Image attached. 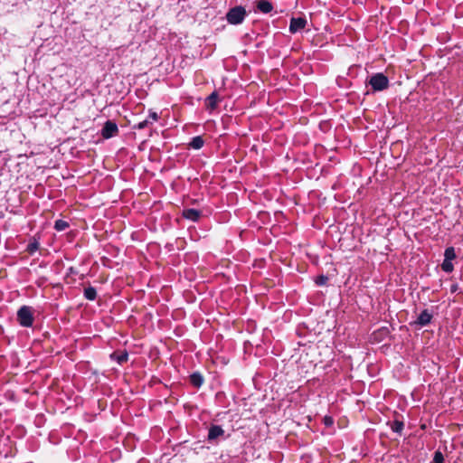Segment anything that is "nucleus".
<instances>
[{
  "instance_id": "obj_1",
  "label": "nucleus",
  "mask_w": 463,
  "mask_h": 463,
  "mask_svg": "<svg viewBox=\"0 0 463 463\" xmlns=\"http://www.w3.org/2000/svg\"><path fill=\"white\" fill-rule=\"evenodd\" d=\"M247 15L248 13L244 6L236 5L228 10L225 17L229 24L239 25L244 22Z\"/></svg>"
},
{
  "instance_id": "obj_2",
  "label": "nucleus",
  "mask_w": 463,
  "mask_h": 463,
  "mask_svg": "<svg viewBox=\"0 0 463 463\" xmlns=\"http://www.w3.org/2000/svg\"><path fill=\"white\" fill-rule=\"evenodd\" d=\"M33 307L29 306H22L17 311V322L23 327H31L33 324Z\"/></svg>"
},
{
  "instance_id": "obj_3",
  "label": "nucleus",
  "mask_w": 463,
  "mask_h": 463,
  "mask_svg": "<svg viewBox=\"0 0 463 463\" xmlns=\"http://www.w3.org/2000/svg\"><path fill=\"white\" fill-rule=\"evenodd\" d=\"M368 84L372 87L373 91H383L389 87V79L382 72L373 74L368 80Z\"/></svg>"
},
{
  "instance_id": "obj_4",
  "label": "nucleus",
  "mask_w": 463,
  "mask_h": 463,
  "mask_svg": "<svg viewBox=\"0 0 463 463\" xmlns=\"http://www.w3.org/2000/svg\"><path fill=\"white\" fill-rule=\"evenodd\" d=\"M307 24V21L304 17H292L289 24V32L296 33L303 30Z\"/></svg>"
},
{
  "instance_id": "obj_5",
  "label": "nucleus",
  "mask_w": 463,
  "mask_h": 463,
  "mask_svg": "<svg viewBox=\"0 0 463 463\" xmlns=\"http://www.w3.org/2000/svg\"><path fill=\"white\" fill-rule=\"evenodd\" d=\"M432 317V313H430L428 309H424L420 312L417 317V320L414 321L412 325H417L420 327L426 326L430 324Z\"/></svg>"
},
{
  "instance_id": "obj_6",
  "label": "nucleus",
  "mask_w": 463,
  "mask_h": 463,
  "mask_svg": "<svg viewBox=\"0 0 463 463\" xmlns=\"http://www.w3.org/2000/svg\"><path fill=\"white\" fill-rule=\"evenodd\" d=\"M256 8L261 14H269L273 11L274 5L269 0H256Z\"/></svg>"
},
{
  "instance_id": "obj_7",
  "label": "nucleus",
  "mask_w": 463,
  "mask_h": 463,
  "mask_svg": "<svg viewBox=\"0 0 463 463\" xmlns=\"http://www.w3.org/2000/svg\"><path fill=\"white\" fill-rule=\"evenodd\" d=\"M182 216L186 220L195 222L201 218L202 212L194 208H188L183 211Z\"/></svg>"
},
{
  "instance_id": "obj_8",
  "label": "nucleus",
  "mask_w": 463,
  "mask_h": 463,
  "mask_svg": "<svg viewBox=\"0 0 463 463\" xmlns=\"http://www.w3.org/2000/svg\"><path fill=\"white\" fill-rule=\"evenodd\" d=\"M115 133H116V122L108 120L105 123V125L101 130V136L104 138H109V137H112Z\"/></svg>"
},
{
  "instance_id": "obj_9",
  "label": "nucleus",
  "mask_w": 463,
  "mask_h": 463,
  "mask_svg": "<svg viewBox=\"0 0 463 463\" xmlns=\"http://www.w3.org/2000/svg\"><path fill=\"white\" fill-rule=\"evenodd\" d=\"M203 376L199 372H194L190 375V383L195 388H200L203 384Z\"/></svg>"
},
{
  "instance_id": "obj_10",
  "label": "nucleus",
  "mask_w": 463,
  "mask_h": 463,
  "mask_svg": "<svg viewBox=\"0 0 463 463\" xmlns=\"http://www.w3.org/2000/svg\"><path fill=\"white\" fill-rule=\"evenodd\" d=\"M218 103V93L216 91L212 92L206 99V106L208 109L213 110L216 109Z\"/></svg>"
},
{
  "instance_id": "obj_11",
  "label": "nucleus",
  "mask_w": 463,
  "mask_h": 463,
  "mask_svg": "<svg viewBox=\"0 0 463 463\" xmlns=\"http://www.w3.org/2000/svg\"><path fill=\"white\" fill-rule=\"evenodd\" d=\"M204 145V140L201 136L194 137L189 142L188 146L190 148L198 150L201 149Z\"/></svg>"
},
{
  "instance_id": "obj_12",
  "label": "nucleus",
  "mask_w": 463,
  "mask_h": 463,
  "mask_svg": "<svg viewBox=\"0 0 463 463\" xmlns=\"http://www.w3.org/2000/svg\"><path fill=\"white\" fill-rule=\"evenodd\" d=\"M84 297L86 299L93 301L97 298V291L93 287H88L84 289Z\"/></svg>"
},
{
  "instance_id": "obj_13",
  "label": "nucleus",
  "mask_w": 463,
  "mask_h": 463,
  "mask_svg": "<svg viewBox=\"0 0 463 463\" xmlns=\"http://www.w3.org/2000/svg\"><path fill=\"white\" fill-rule=\"evenodd\" d=\"M391 430L395 433H401L403 430V422L398 420H394L390 423Z\"/></svg>"
},
{
  "instance_id": "obj_14",
  "label": "nucleus",
  "mask_w": 463,
  "mask_h": 463,
  "mask_svg": "<svg viewBox=\"0 0 463 463\" xmlns=\"http://www.w3.org/2000/svg\"><path fill=\"white\" fill-rule=\"evenodd\" d=\"M226 431L222 425L213 423L209 429L208 434H224Z\"/></svg>"
},
{
  "instance_id": "obj_15",
  "label": "nucleus",
  "mask_w": 463,
  "mask_h": 463,
  "mask_svg": "<svg viewBox=\"0 0 463 463\" xmlns=\"http://www.w3.org/2000/svg\"><path fill=\"white\" fill-rule=\"evenodd\" d=\"M456 252L454 247H448L444 251V260L452 261L456 259Z\"/></svg>"
},
{
  "instance_id": "obj_16",
  "label": "nucleus",
  "mask_w": 463,
  "mask_h": 463,
  "mask_svg": "<svg viewBox=\"0 0 463 463\" xmlns=\"http://www.w3.org/2000/svg\"><path fill=\"white\" fill-rule=\"evenodd\" d=\"M68 227H69V223L64 220L59 219V220L55 221V222H54V229L57 232H62V231L66 230Z\"/></svg>"
},
{
  "instance_id": "obj_17",
  "label": "nucleus",
  "mask_w": 463,
  "mask_h": 463,
  "mask_svg": "<svg viewBox=\"0 0 463 463\" xmlns=\"http://www.w3.org/2000/svg\"><path fill=\"white\" fill-rule=\"evenodd\" d=\"M441 269L446 273H451L454 269L452 261L443 260V262L441 263Z\"/></svg>"
},
{
  "instance_id": "obj_18",
  "label": "nucleus",
  "mask_w": 463,
  "mask_h": 463,
  "mask_svg": "<svg viewBox=\"0 0 463 463\" xmlns=\"http://www.w3.org/2000/svg\"><path fill=\"white\" fill-rule=\"evenodd\" d=\"M327 281H328V277H327V276H326V275H323V274H322V275L317 276V277L315 279V283H316V285H317V286H319V287L326 285Z\"/></svg>"
},
{
  "instance_id": "obj_19",
  "label": "nucleus",
  "mask_w": 463,
  "mask_h": 463,
  "mask_svg": "<svg viewBox=\"0 0 463 463\" xmlns=\"http://www.w3.org/2000/svg\"><path fill=\"white\" fill-rule=\"evenodd\" d=\"M128 354L126 350L118 351V364H121L128 361Z\"/></svg>"
},
{
  "instance_id": "obj_20",
  "label": "nucleus",
  "mask_w": 463,
  "mask_h": 463,
  "mask_svg": "<svg viewBox=\"0 0 463 463\" xmlns=\"http://www.w3.org/2000/svg\"><path fill=\"white\" fill-rule=\"evenodd\" d=\"M432 463H444L443 454L439 450L435 451Z\"/></svg>"
},
{
  "instance_id": "obj_21",
  "label": "nucleus",
  "mask_w": 463,
  "mask_h": 463,
  "mask_svg": "<svg viewBox=\"0 0 463 463\" xmlns=\"http://www.w3.org/2000/svg\"><path fill=\"white\" fill-rule=\"evenodd\" d=\"M149 125H152V121H150L149 119H144V120L140 121L139 123H137L135 128H137L138 129H143Z\"/></svg>"
},
{
  "instance_id": "obj_22",
  "label": "nucleus",
  "mask_w": 463,
  "mask_h": 463,
  "mask_svg": "<svg viewBox=\"0 0 463 463\" xmlns=\"http://www.w3.org/2000/svg\"><path fill=\"white\" fill-rule=\"evenodd\" d=\"M158 118H159L158 114L156 111L150 110L149 114L146 119H149L150 121H152V124H153L154 122L157 121Z\"/></svg>"
},
{
  "instance_id": "obj_23",
  "label": "nucleus",
  "mask_w": 463,
  "mask_h": 463,
  "mask_svg": "<svg viewBox=\"0 0 463 463\" xmlns=\"http://www.w3.org/2000/svg\"><path fill=\"white\" fill-rule=\"evenodd\" d=\"M323 423L325 424V426L326 427H331L333 426L334 424V419L332 416H329V415H326L324 418H323Z\"/></svg>"
},
{
  "instance_id": "obj_24",
  "label": "nucleus",
  "mask_w": 463,
  "mask_h": 463,
  "mask_svg": "<svg viewBox=\"0 0 463 463\" xmlns=\"http://www.w3.org/2000/svg\"><path fill=\"white\" fill-rule=\"evenodd\" d=\"M37 249H38V242H33V243H30L28 245L27 250L30 253H33L35 250H37Z\"/></svg>"
},
{
  "instance_id": "obj_25",
  "label": "nucleus",
  "mask_w": 463,
  "mask_h": 463,
  "mask_svg": "<svg viewBox=\"0 0 463 463\" xmlns=\"http://www.w3.org/2000/svg\"><path fill=\"white\" fill-rule=\"evenodd\" d=\"M48 440L52 444H58L60 442L59 436H48Z\"/></svg>"
},
{
  "instance_id": "obj_26",
  "label": "nucleus",
  "mask_w": 463,
  "mask_h": 463,
  "mask_svg": "<svg viewBox=\"0 0 463 463\" xmlns=\"http://www.w3.org/2000/svg\"><path fill=\"white\" fill-rule=\"evenodd\" d=\"M458 285L457 283L452 284V285L450 286V292H451V293H455V292H457V291H458Z\"/></svg>"
},
{
  "instance_id": "obj_27",
  "label": "nucleus",
  "mask_w": 463,
  "mask_h": 463,
  "mask_svg": "<svg viewBox=\"0 0 463 463\" xmlns=\"http://www.w3.org/2000/svg\"><path fill=\"white\" fill-rule=\"evenodd\" d=\"M110 358L111 359L116 358V351L110 354Z\"/></svg>"
},
{
  "instance_id": "obj_28",
  "label": "nucleus",
  "mask_w": 463,
  "mask_h": 463,
  "mask_svg": "<svg viewBox=\"0 0 463 463\" xmlns=\"http://www.w3.org/2000/svg\"><path fill=\"white\" fill-rule=\"evenodd\" d=\"M219 436H215V435H213V436H208L209 439H214L216 438H218Z\"/></svg>"
},
{
  "instance_id": "obj_29",
  "label": "nucleus",
  "mask_w": 463,
  "mask_h": 463,
  "mask_svg": "<svg viewBox=\"0 0 463 463\" xmlns=\"http://www.w3.org/2000/svg\"><path fill=\"white\" fill-rule=\"evenodd\" d=\"M69 271H70V273H73V272H74V269H73L72 267H71V268L69 269Z\"/></svg>"
}]
</instances>
